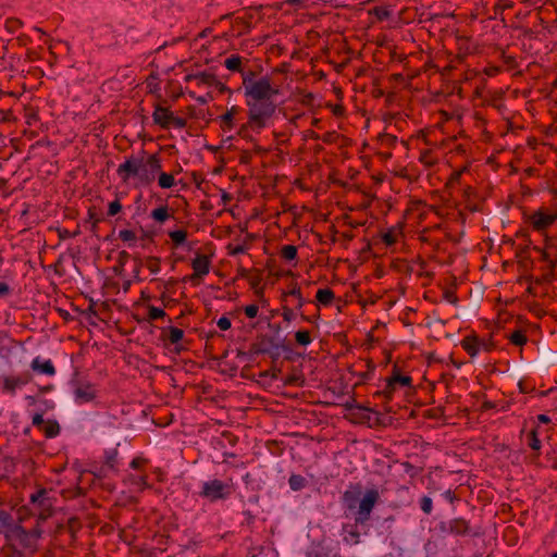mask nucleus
<instances>
[{"mask_svg":"<svg viewBox=\"0 0 557 557\" xmlns=\"http://www.w3.org/2000/svg\"><path fill=\"white\" fill-rule=\"evenodd\" d=\"M420 506L424 513L430 515L433 509V502L429 496H423L420 500Z\"/></svg>","mask_w":557,"mask_h":557,"instance_id":"f704fd0d","label":"nucleus"},{"mask_svg":"<svg viewBox=\"0 0 557 557\" xmlns=\"http://www.w3.org/2000/svg\"><path fill=\"white\" fill-rule=\"evenodd\" d=\"M16 525L17 524L15 523V520L12 517V515L5 510L0 509V533H3L4 536L7 537L8 532L11 529H15Z\"/></svg>","mask_w":557,"mask_h":557,"instance_id":"a211bd4d","label":"nucleus"},{"mask_svg":"<svg viewBox=\"0 0 557 557\" xmlns=\"http://www.w3.org/2000/svg\"><path fill=\"white\" fill-rule=\"evenodd\" d=\"M74 401L77 405H84L94 401L98 396V391L90 383L78 384L73 391Z\"/></svg>","mask_w":557,"mask_h":557,"instance_id":"6e6552de","label":"nucleus"},{"mask_svg":"<svg viewBox=\"0 0 557 557\" xmlns=\"http://www.w3.org/2000/svg\"><path fill=\"white\" fill-rule=\"evenodd\" d=\"M41 529L36 527L32 531H25L22 527L16 525L11 529L5 537L9 546L18 555L32 554L37 548V542L41 536Z\"/></svg>","mask_w":557,"mask_h":557,"instance_id":"7ed1b4c3","label":"nucleus"},{"mask_svg":"<svg viewBox=\"0 0 557 557\" xmlns=\"http://www.w3.org/2000/svg\"><path fill=\"white\" fill-rule=\"evenodd\" d=\"M121 209H122V206H121L120 201L114 200L109 203L108 214L113 216V215L117 214L121 211Z\"/></svg>","mask_w":557,"mask_h":557,"instance_id":"c9c22d12","label":"nucleus"},{"mask_svg":"<svg viewBox=\"0 0 557 557\" xmlns=\"http://www.w3.org/2000/svg\"><path fill=\"white\" fill-rule=\"evenodd\" d=\"M400 236H401V227L394 226V227L387 230L385 233H383L382 239L387 246H392L395 243H397V240Z\"/></svg>","mask_w":557,"mask_h":557,"instance_id":"aec40b11","label":"nucleus"},{"mask_svg":"<svg viewBox=\"0 0 557 557\" xmlns=\"http://www.w3.org/2000/svg\"><path fill=\"white\" fill-rule=\"evenodd\" d=\"M246 252V247L243 246V245H236V246H228V253L231 256H237V255H240V253H244Z\"/></svg>","mask_w":557,"mask_h":557,"instance_id":"58836bf2","label":"nucleus"},{"mask_svg":"<svg viewBox=\"0 0 557 557\" xmlns=\"http://www.w3.org/2000/svg\"><path fill=\"white\" fill-rule=\"evenodd\" d=\"M42 430L45 431L48 437H53L59 434L60 428L55 422H48L44 425Z\"/></svg>","mask_w":557,"mask_h":557,"instance_id":"2f4dec72","label":"nucleus"},{"mask_svg":"<svg viewBox=\"0 0 557 557\" xmlns=\"http://www.w3.org/2000/svg\"><path fill=\"white\" fill-rule=\"evenodd\" d=\"M537 419H539L540 422H542L544 424H547L550 421V419L546 414H540L537 417Z\"/></svg>","mask_w":557,"mask_h":557,"instance_id":"de8ad7c7","label":"nucleus"},{"mask_svg":"<svg viewBox=\"0 0 557 557\" xmlns=\"http://www.w3.org/2000/svg\"><path fill=\"white\" fill-rule=\"evenodd\" d=\"M210 259L206 255H197L191 261L194 276H205L210 272Z\"/></svg>","mask_w":557,"mask_h":557,"instance_id":"f8f14e48","label":"nucleus"},{"mask_svg":"<svg viewBox=\"0 0 557 557\" xmlns=\"http://www.w3.org/2000/svg\"><path fill=\"white\" fill-rule=\"evenodd\" d=\"M32 423L34 426L44 428L45 420L42 413H36L33 416Z\"/></svg>","mask_w":557,"mask_h":557,"instance_id":"ea45409f","label":"nucleus"},{"mask_svg":"<svg viewBox=\"0 0 557 557\" xmlns=\"http://www.w3.org/2000/svg\"><path fill=\"white\" fill-rule=\"evenodd\" d=\"M30 368L41 374L53 376L55 374V368L50 359L42 360L40 357L33 359Z\"/></svg>","mask_w":557,"mask_h":557,"instance_id":"ddd939ff","label":"nucleus"},{"mask_svg":"<svg viewBox=\"0 0 557 557\" xmlns=\"http://www.w3.org/2000/svg\"><path fill=\"white\" fill-rule=\"evenodd\" d=\"M10 286L3 282V281H0V297H5L10 294Z\"/></svg>","mask_w":557,"mask_h":557,"instance_id":"79ce46f5","label":"nucleus"},{"mask_svg":"<svg viewBox=\"0 0 557 557\" xmlns=\"http://www.w3.org/2000/svg\"><path fill=\"white\" fill-rule=\"evenodd\" d=\"M442 496L449 503H453L456 498L455 493L451 490L445 491Z\"/></svg>","mask_w":557,"mask_h":557,"instance_id":"a18cd8bd","label":"nucleus"},{"mask_svg":"<svg viewBox=\"0 0 557 557\" xmlns=\"http://www.w3.org/2000/svg\"><path fill=\"white\" fill-rule=\"evenodd\" d=\"M144 462H145V460L143 458L137 457L132 460V462L129 463V467L133 470H139Z\"/></svg>","mask_w":557,"mask_h":557,"instance_id":"a19ab883","label":"nucleus"},{"mask_svg":"<svg viewBox=\"0 0 557 557\" xmlns=\"http://www.w3.org/2000/svg\"><path fill=\"white\" fill-rule=\"evenodd\" d=\"M289 5L298 7L302 3V0H286Z\"/></svg>","mask_w":557,"mask_h":557,"instance_id":"09e8293b","label":"nucleus"},{"mask_svg":"<svg viewBox=\"0 0 557 557\" xmlns=\"http://www.w3.org/2000/svg\"><path fill=\"white\" fill-rule=\"evenodd\" d=\"M541 433V428L536 426L527 434V444L530 448H532L535 451H539L541 449V441L539 438V435Z\"/></svg>","mask_w":557,"mask_h":557,"instance_id":"6ab92c4d","label":"nucleus"},{"mask_svg":"<svg viewBox=\"0 0 557 557\" xmlns=\"http://www.w3.org/2000/svg\"><path fill=\"white\" fill-rule=\"evenodd\" d=\"M524 218L533 231L544 233L557 221V210L542 207L525 214Z\"/></svg>","mask_w":557,"mask_h":557,"instance_id":"39448f33","label":"nucleus"},{"mask_svg":"<svg viewBox=\"0 0 557 557\" xmlns=\"http://www.w3.org/2000/svg\"><path fill=\"white\" fill-rule=\"evenodd\" d=\"M125 483L128 484L129 488L134 492H140L148 487L146 475L141 472L138 473H129L125 478Z\"/></svg>","mask_w":557,"mask_h":557,"instance_id":"4468645a","label":"nucleus"},{"mask_svg":"<svg viewBox=\"0 0 557 557\" xmlns=\"http://www.w3.org/2000/svg\"><path fill=\"white\" fill-rule=\"evenodd\" d=\"M411 377L409 375H401L399 372L394 371L392 376L387 379L386 385L382 393L388 399L393 398L395 392L400 387H410Z\"/></svg>","mask_w":557,"mask_h":557,"instance_id":"0eeeda50","label":"nucleus"},{"mask_svg":"<svg viewBox=\"0 0 557 557\" xmlns=\"http://www.w3.org/2000/svg\"><path fill=\"white\" fill-rule=\"evenodd\" d=\"M158 186L161 189H170L177 185V180L174 173H168L162 171V163L160 164V172L156 178Z\"/></svg>","mask_w":557,"mask_h":557,"instance_id":"2eb2a0df","label":"nucleus"},{"mask_svg":"<svg viewBox=\"0 0 557 557\" xmlns=\"http://www.w3.org/2000/svg\"><path fill=\"white\" fill-rule=\"evenodd\" d=\"M216 325L220 330L222 331H227L230 327H231V320L226 317H221L218 322H216Z\"/></svg>","mask_w":557,"mask_h":557,"instance_id":"4c0bfd02","label":"nucleus"},{"mask_svg":"<svg viewBox=\"0 0 557 557\" xmlns=\"http://www.w3.org/2000/svg\"><path fill=\"white\" fill-rule=\"evenodd\" d=\"M169 236L176 246H181L187 238V233L184 230H175L169 232Z\"/></svg>","mask_w":557,"mask_h":557,"instance_id":"393cba45","label":"nucleus"},{"mask_svg":"<svg viewBox=\"0 0 557 557\" xmlns=\"http://www.w3.org/2000/svg\"><path fill=\"white\" fill-rule=\"evenodd\" d=\"M29 379L22 375H7L2 377V392L15 395L16 389L22 388L28 383Z\"/></svg>","mask_w":557,"mask_h":557,"instance_id":"9d476101","label":"nucleus"},{"mask_svg":"<svg viewBox=\"0 0 557 557\" xmlns=\"http://www.w3.org/2000/svg\"><path fill=\"white\" fill-rule=\"evenodd\" d=\"M184 337V332L183 330L178 329V327H174V326H171L169 329V341L172 343V344H178Z\"/></svg>","mask_w":557,"mask_h":557,"instance_id":"c85d7f7f","label":"nucleus"},{"mask_svg":"<svg viewBox=\"0 0 557 557\" xmlns=\"http://www.w3.org/2000/svg\"><path fill=\"white\" fill-rule=\"evenodd\" d=\"M30 500L34 506L38 505V507L42 508L39 511L40 519L45 520L46 518H48L50 516L51 504L48 500V498L46 497V491H39L36 494H33L30 496Z\"/></svg>","mask_w":557,"mask_h":557,"instance_id":"9b49d317","label":"nucleus"},{"mask_svg":"<svg viewBox=\"0 0 557 557\" xmlns=\"http://www.w3.org/2000/svg\"><path fill=\"white\" fill-rule=\"evenodd\" d=\"M462 347L472 358L482 351H487V344L476 335L467 336L462 341Z\"/></svg>","mask_w":557,"mask_h":557,"instance_id":"1a4fd4ad","label":"nucleus"},{"mask_svg":"<svg viewBox=\"0 0 557 557\" xmlns=\"http://www.w3.org/2000/svg\"><path fill=\"white\" fill-rule=\"evenodd\" d=\"M148 269L154 274L158 273L160 271L158 260L154 259V260L149 261Z\"/></svg>","mask_w":557,"mask_h":557,"instance_id":"c03bdc74","label":"nucleus"},{"mask_svg":"<svg viewBox=\"0 0 557 557\" xmlns=\"http://www.w3.org/2000/svg\"><path fill=\"white\" fill-rule=\"evenodd\" d=\"M243 89L248 122L242 125L238 135H243L248 128L259 133L267 127L268 121L276 111L274 98L280 95V87L269 76L256 77L249 72L243 78Z\"/></svg>","mask_w":557,"mask_h":557,"instance_id":"f257e3e1","label":"nucleus"},{"mask_svg":"<svg viewBox=\"0 0 557 557\" xmlns=\"http://www.w3.org/2000/svg\"><path fill=\"white\" fill-rule=\"evenodd\" d=\"M380 498V494L375 488L367 490L363 497L359 502L356 511V522L364 523L370 519V515Z\"/></svg>","mask_w":557,"mask_h":557,"instance_id":"423d86ee","label":"nucleus"},{"mask_svg":"<svg viewBox=\"0 0 557 557\" xmlns=\"http://www.w3.org/2000/svg\"><path fill=\"white\" fill-rule=\"evenodd\" d=\"M119 238L128 244L129 247L135 246L137 236L132 230H121L119 232Z\"/></svg>","mask_w":557,"mask_h":557,"instance_id":"b1692460","label":"nucleus"},{"mask_svg":"<svg viewBox=\"0 0 557 557\" xmlns=\"http://www.w3.org/2000/svg\"><path fill=\"white\" fill-rule=\"evenodd\" d=\"M242 59L238 55H232L224 61V65L230 71H239Z\"/></svg>","mask_w":557,"mask_h":557,"instance_id":"cd10ccee","label":"nucleus"},{"mask_svg":"<svg viewBox=\"0 0 557 557\" xmlns=\"http://www.w3.org/2000/svg\"><path fill=\"white\" fill-rule=\"evenodd\" d=\"M246 315L250 319H253L257 317L259 308L257 305H248L244 309Z\"/></svg>","mask_w":557,"mask_h":557,"instance_id":"e433bc0d","label":"nucleus"},{"mask_svg":"<svg viewBox=\"0 0 557 557\" xmlns=\"http://www.w3.org/2000/svg\"><path fill=\"white\" fill-rule=\"evenodd\" d=\"M344 498H345L346 502H348V499H349L348 493H345Z\"/></svg>","mask_w":557,"mask_h":557,"instance_id":"864d4df0","label":"nucleus"},{"mask_svg":"<svg viewBox=\"0 0 557 557\" xmlns=\"http://www.w3.org/2000/svg\"><path fill=\"white\" fill-rule=\"evenodd\" d=\"M296 342L301 346H308L311 343V336L308 331H297L295 334Z\"/></svg>","mask_w":557,"mask_h":557,"instance_id":"c756f323","label":"nucleus"},{"mask_svg":"<svg viewBox=\"0 0 557 557\" xmlns=\"http://www.w3.org/2000/svg\"><path fill=\"white\" fill-rule=\"evenodd\" d=\"M150 216L156 222L163 223L171 216V214L169 213L168 206H160L151 211Z\"/></svg>","mask_w":557,"mask_h":557,"instance_id":"412c9836","label":"nucleus"},{"mask_svg":"<svg viewBox=\"0 0 557 557\" xmlns=\"http://www.w3.org/2000/svg\"><path fill=\"white\" fill-rule=\"evenodd\" d=\"M194 78L197 79L199 84H206L210 81L211 76L201 73L199 75L194 76Z\"/></svg>","mask_w":557,"mask_h":557,"instance_id":"37998d69","label":"nucleus"},{"mask_svg":"<svg viewBox=\"0 0 557 557\" xmlns=\"http://www.w3.org/2000/svg\"><path fill=\"white\" fill-rule=\"evenodd\" d=\"M166 315L165 311L154 306H148V321L162 319Z\"/></svg>","mask_w":557,"mask_h":557,"instance_id":"bb28decb","label":"nucleus"},{"mask_svg":"<svg viewBox=\"0 0 557 557\" xmlns=\"http://www.w3.org/2000/svg\"><path fill=\"white\" fill-rule=\"evenodd\" d=\"M198 101L201 102V103L206 102V100L203 98H198Z\"/></svg>","mask_w":557,"mask_h":557,"instance_id":"5fc2aeb1","label":"nucleus"},{"mask_svg":"<svg viewBox=\"0 0 557 557\" xmlns=\"http://www.w3.org/2000/svg\"><path fill=\"white\" fill-rule=\"evenodd\" d=\"M294 315L295 313L290 309H287L283 312V318L285 321H292L294 319Z\"/></svg>","mask_w":557,"mask_h":557,"instance_id":"49530a36","label":"nucleus"},{"mask_svg":"<svg viewBox=\"0 0 557 557\" xmlns=\"http://www.w3.org/2000/svg\"><path fill=\"white\" fill-rule=\"evenodd\" d=\"M161 158L153 153L143 157H129L117 166L116 174L122 182L136 180V187L151 185L160 172Z\"/></svg>","mask_w":557,"mask_h":557,"instance_id":"f03ea898","label":"nucleus"},{"mask_svg":"<svg viewBox=\"0 0 557 557\" xmlns=\"http://www.w3.org/2000/svg\"><path fill=\"white\" fill-rule=\"evenodd\" d=\"M288 484L293 491H300L306 486V479L299 474H292Z\"/></svg>","mask_w":557,"mask_h":557,"instance_id":"5701e85b","label":"nucleus"},{"mask_svg":"<svg viewBox=\"0 0 557 557\" xmlns=\"http://www.w3.org/2000/svg\"><path fill=\"white\" fill-rule=\"evenodd\" d=\"M350 535L352 537V543L357 544L359 542V534L357 532H351Z\"/></svg>","mask_w":557,"mask_h":557,"instance_id":"3c124183","label":"nucleus"},{"mask_svg":"<svg viewBox=\"0 0 557 557\" xmlns=\"http://www.w3.org/2000/svg\"><path fill=\"white\" fill-rule=\"evenodd\" d=\"M233 493L232 481H222L220 479H209L203 481L200 485L199 496L215 503L219 500H226Z\"/></svg>","mask_w":557,"mask_h":557,"instance_id":"20e7f679","label":"nucleus"},{"mask_svg":"<svg viewBox=\"0 0 557 557\" xmlns=\"http://www.w3.org/2000/svg\"><path fill=\"white\" fill-rule=\"evenodd\" d=\"M552 557H557V553L553 554V556H552Z\"/></svg>","mask_w":557,"mask_h":557,"instance_id":"6e6d98bb","label":"nucleus"},{"mask_svg":"<svg viewBox=\"0 0 557 557\" xmlns=\"http://www.w3.org/2000/svg\"><path fill=\"white\" fill-rule=\"evenodd\" d=\"M172 120H174V121H175L176 125H178V126H184V120H183V119H180V117L174 119V117H173Z\"/></svg>","mask_w":557,"mask_h":557,"instance_id":"603ef678","label":"nucleus"},{"mask_svg":"<svg viewBox=\"0 0 557 557\" xmlns=\"http://www.w3.org/2000/svg\"><path fill=\"white\" fill-rule=\"evenodd\" d=\"M509 339L512 344L521 346L527 342L525 335L521 331H515L510 334Z\"/></svg>","mask_w":557,"mask_h":557,"instance_id":"473e14b6","label":"nucleus"},{"mask_svg":"<svg viewBox=\"0 0 557 557\" xmlns=\"http://www.w3.org/2000/svg\"><path fill=\"white\" fill-rule=\"evenodd\" d=\"M290 295L297 297L300 301H301V295H300V289L299 288H294L292 292H290Z\"/></svg>","mask_w":557,"mask_h":557,"instance_id":"8fccbe9b","label":"nucleus"},{"mask_svg":"<svg viewBox=\"0 0 557 557\" xmlns=\"http://www.w3.org/2000/svg\"><path fill=\"white\" fill-rule=\"evenodd\" d=\"M334 297V293L330 288L318 289L315 295L318 302L323 306H329Z\"/></svg>","mask_w":557,"mask_h":557,"instance_id":"4be33fe9","label":"nucleus"},{"mask_svg":"<svg viewBox=\"0 0 557 557\" xmlns=\"http://www.w3.org/2000/svg\"><path fill=\"white\" fill-rule=\"evenodd\" d=\"M238 112L239 108L237 106H232L221 116V126L224 132H230L234 127V119Z\"/></svg>","mask_w":557,"mask_h":557,"instance_id":"f3484780","label":"nucleus"},{"mask_svg":"<svg viewBox=\"0 0 557 557\" xmlns=\"http://www.w3.org/2000/svg\"><path fill=\"white\" fill-rule=\"evenodd\" d=\"M372 14L379 20L384 21L389 17V11L386 8L377 7L372 10Z\"/></svg>","mask_w":557,"mask_h":557,"instance_id":"72a5a7b5","label":"nucleus"},{"mask_svg":"<svg viewBox=\"0 0 557 557\" xmlns=\"http://www.w3.org/2000/svg\"><path fill=\"white\" fill-rule=\"evenodd\" d=\"M449 529L456 534H462L467 531L468 525L465 520L456 519L449 522Z\"/></svg>","mask_w":557,"mask_h":557,"instance_id":"a878e982","label":"nucleus"},{"mask_svg":"<svg viewBox=\"0 0 557 557\" xmlns=\"http://www.w3.org/2000/svg\"><path fill=\"white\" fill-rule=\"evenodd\" d=\"M152 117L156 124L165 127L172 121L173 114L166 108L158 106L154 109Z\"/></svg>","mask_w":557,"mask_h":557,"instance_id":"dca6fc26","label":"nucleus"},{"mask_svg":"<svg viewBox=\"0 0 557 557\" xmlns=\"http://www.w3.org/2000/svg\"><path fill=\"white\" fill-rule=\"evenodd\" d=\"M282 257L285 260L292 261L297 257V248L293 245H286L282 248Z\"/></svg>","mask_w":557,"mask_h":557,"instance_id":"7c9ffc66","label":"nucleus"}]
</instances>
